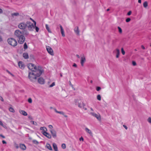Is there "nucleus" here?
<instances>
[{"mask_svg": "<svg viewBox=\"0 0 151 151\" xmlns=\"http://www.w3.org/2000/svg\"><path fill=\"white\" fill-rule=\"evenodd\" d=\"M43 72V70H38L32 72H29L28 77L31 81H34L39 77Z\"/></svg>", "mask_w": 151, "mask_h": 151, "instance_id": "1", "label": "nucleus"}, {"mask_svg": "<svg viewBox=\"0 0 151 151\" xmlns=\"http://www.w3.org/2000/svg\"><path fill=\"white\" fill-rule=\"evenodd\" d=\"M15 36L18 38V42L20 44H23L25 40V37L22 32L19 30H16L14 32Z\"/></svg>", "mask_w": 151, "mask_h": 151, "instance_id": "2", "label": "nucleus"}, {"mask_svg": "<svg viewBox=\"0 0 151 151\" xmlns=\"http://www.w3.org/2000/svg\"><path fill=\"white\" fill-rule=\"evenodd\" d=\"M28 68L29 69L32 71V72L38 70H43L41 68L38 66V67L32 63H29L28 65Z\"/></svg>", "mask_w": 151, "mask_h": 151, "instance_id": "3", "label": "nucleus"}, {"mask_svg": "<svg viewBox=\"0 0 151 151\" xmlns=\"http://www.w3.org/2000/svg\"><path fill=\"white\" fill-rule=\"evenodd\" d=\"M34 23L30 21H28V30L30 31H33L35 28V26L36 25V22L34 20H33Z\"/></svg>", "mask_w": 151, "mask_h": 151, "instance_id": "4", "label": "nucleus"}, {"mask_svg": "<svg viewBox=\"0 0 151 151\" xmlns=\"http://www.w3.org/2000/svg\"><path fill=\"white\" fill-rule=\"evenodd\" d=\"M18 27L21 30H28V21L19 23L18 25Z\"/></svg>", "mask_w": 151, "mask_h": 151, "instance_id": "5", "label": "nucleus"}, {"mask_svg": "<svg viewBox=\"0 0 151 151\" xmlns=\"http://www.w3.org/2000/svg\"><path fill=\"white\" fill-rule=\"evenodd\" d=\"M7 42L9 45L14 47L17 46V44L16 40L13 38H11L8 39Z\"/></svg>", "mask_w": 151, "mask_h": 151, "instance_id": "6", "label": "nucleus"}, {"mask_svg": "<svg viewBox=\"0 0 151 151\" xmlns=\"http://www.w3.org/2000/svg\"><path fill=\"white\" fill-rule=\"evenodd\" d=\"M46 49L48 52L51 55H54V53L53 50L52 48L49 46H47L46 47Z\"/></svg>", "mask_w": 151, "mask_h": 151, "instance_id": "7", "label": "nucleus"}, {"mask_svg": "<svg viewBox=\"0 0 151 151\" xmlns=\"http://www.w3.org/2000/svg\"><path fill=\"white\" fill-rule=\"evenodd\" d=\"M50 132L51 134L54 138H56L57 137L56 132V131L53 129H51L50 130Z\"/></svg>", "mask_w": 151, "mask_h": 151, "instance_id": "8", "label": "nucleus"}, {"mask_svg": "<svg viewBox=\"0 0 151 151\" xmlns=\"http://www.w3.org/2000/svg\"><path fill=\"white\" fill-rule=\"evenodd\" d=\"M90 114L93 116L96 117L98 120L101 119L100 116L99 114H97L93 112H91Z\"/></svg>", "mask_w": 151, "mask_h": 151, "instance_id": "9", "label": "nucleus"}, {"mask_svg": "<svg viewBox=\"0 0 151 151\" xmlns=\"http://www.w3.org/2000/svg\"><path fill=\"white\" fill-rule=\"evenodd\" d=\"M86 59L85 57L83 56L81 58V64L82 66H83L84 65V63L85 62Z\"/></svg>", "mask_w": 151, "mask_h": 151, "instance_id": "10", "label": "nucleus"}, {"mask_svg": "<svg viewBox=\"0 0 151 151\" xmlns=\"http://www.w3.org/2000/svg\"><path fill=\"white\" fill-rule=\"evenodd\" d=\"M42 134L48 139H51V135L46 132H42Z\"/></svg>", "mask_w": 151, "mask_h": 151, "instance_id": "11", "label": "nucleus"}, {"mask_svg": "<svg viewBox=\"0 0 151 151\" xmlns=\"http://www.w3.org/2000/svg\"><path fill=\"white\" fill-rule=\"evenodd\" d=\"M18 65L19 67L22 69H23L24 68V65L22 61H19L18 63Z\"/></svg>", "mask_w": 151, "mask_h": 151, "instance_id": "12", "label": "nucleus"}, {"mask_svg": "<svg viewBox=\"0 0 151 151\" xmlns=\"http://www.w3.org/2000/svg\"><path fill=\"white\" fill-rule=\"evenodd\" d=\"M59 26L60 29V31L61 32V33L62 34V35L63 37H64L65 36V35L64 34V29L62 27V26L60 25L59 24Z\"/></svg>", "mask_w": 151, "mask_h": 151, "instance_id": "13", "label": "nucleus"}, {"mask_svg": "<svg viewBox=\"0 0 151 151\" xmlns=\"http://www.w3.org/2000/svg\"><path fill=\"white\" fill-rule=\"evenodd\" d=\"M38 82L40 84H43L44 83V80L43 78L40 77L38 78Z\"/></svg>", "mask_w": 151, "mask_h": 151, "instance_id": "14", "label": "nucleus"}, {"mask_svg": "<svg viewBox=\"0 0 151 151\" xmlns=\"http://www.w3.org/2000/svg\"><path fill=\"white\" fill-rule=\"evenodd\" d=\"M20 148L23 150H25L26 149V147L24 144H21L19 145Z\"/></svg>", "mask_w": 151, "mask_h": 151, "instance_id": "15", "label": "nucleus"}, {"mask_svg": "<svg viewBox=\"0 0 151 151\" xmlns=\"http://www.w3.org/2000/svg\"><path fill=\"white\" fill-rule=\"evenodd\" d=\"M85 130L86 132L88 134H89L91 136H92V132L91 131L90 129H89L87 127H86L85 128Z\"/></svg>", "mask_w": 151, "mask_h": 151, "instance_id": "16", "label": "nucleus"}, {"mask_svg": "<svg viewBox=\"0 0 151 151\" xmlns=\"http://www.w3.org/2000/svg\"><path fill=\"white\" fill-rule=\"evenodd\" d=\"M19 112L21 114L24 116H26L27 115V113L24 110H20Z\"/></svg>", "mask_w": 151, "mask_h": 151, "instance_id": "17", "label": "nucleus"}, {"mask_svg": "<svg viewBox=\"0 0 151 151\" xmlns=\"http://www.w3.org/2000/svg\"><path fill=\"white\" fill-rule=\"evenodd\" d=\"M22 31L23 35H24L25 36H27L29 34V33L27 31L28 30H22Z\"/></svg>", "mask_w": 151, "mask_h": 151, "instance_id": "18", "label": "nucleus"}, {"mask_svg": "<svg viewBox=\"0 0 151 151\" xmlns=\"http://www.w3.org/2000/svg\"><path fill=\"white\" fill-rule=\"evenodd\" d=\"M74 31L75 32L77 35H79V31L78 29V27H75Z\"/></svg>", "mask_w": 151, "mask_h": 151, "instance_id": "19", "label": "nucleus"}, {"mask_svg": "<svg viewBox=\"0 0 151 151\" xmlns=\"http://www.w3.org/2000/svg\"><path fill=\"white\" fill-rule=\"evenodd\" d=\"M23 56L24 58L27 59L29 58V56L27 53L25 52L23 54Z\"/></svg>", "mask_w": 151, "mask_h": 151, "instance_id": "20", "label": "nucleus"}, {"mask_svg": "<svg viewBox=\"0 0 151 151\" xmlns=\"http://www.w3.org/2000/svg\"><path fill=\"white\" fill-rule=\"evenodd\" d=\"M116 57L118 58L119 57L120 54V51L118 49H116Z\"/></svg>", "mask_w": 151, "mask_h": 151, "instance_id": "21", "label": "nucleus"}, {"mask_svg": "<svg viewBox=\"0 0 151 151\" xmlns=\"http://www.w3.org/2000/svg\"><path fill=\"white\" fill-rule=\"evenodd\" d=\"M53 148L55 151H58V147L57 145L55 143H53L52 144Z\"/></svg>", "mask_w": 151, "mask_h": 151, "instance_id": "22", "label": "nucleus"}, {"mask_svg": "<svg viewBox=\"0 0 151 151\" xmlns=\"http://www.w3.org/2000/svg\"><path fill=\"white\" fill-rule=\"evenodd\" d=\"M45 27L46 29L47 30V31L50 33L51 32V31L50 30L48 25L47 24H45Z\"/></svg>", "mask_w": 151, "mask_h": 151, "instance_id": "23", "label": "nucleus"}, {"mask_svg": "<svg viewBox=\"0 0 151 151\" xmlns=\"http://www.w3.org/2000/svg\"><path fill=\"white\" fill-rule=\"evenodd\" d=\"M40 130L43 131V132H46L47 128L45 127H41L40 128Z\"/></svg>", "mask_w": 151, "mask_h": 151, "instance_id": "24", "label": "nucleus"}, {"mask_svg": "<svg viewBox=\"0 0 151 151\" xmlns=\"http://www.w3.org/2000/svg\"><path fill=\"white\" fill-rule=\"evenodd\" d=\"M47 148L49 150H52V149L50 145L48 144V143H47Z\"/></svg>", "mask_w": 151, "mask_h": 151, "instance_id": "25", "label": "nucleus"}, {"mask_svg": "<svg viewBox=\"0 0 151 151\" xmlns=\"http://www.w3.org/2000/svg\"><path fill=\"white\" fill-rule=\"evenodd\" d=\"M78 106L80 108H82V107H84V106H85V105L83 103V102L82 103L80 104L78 103L77 104Z\"/></svg>", "mask_w": 151, "mask_h": 151, "instance_id": "26", "label": "nucleus"}, {"mask_svg": "<svg viewBox=\"0 0 151 151\" xmlns=\"http://www.w3.org/2000/svg\"><path fill=\"white\" fill-rule=\"evenodd\" d=\"M11 15L12 17L14 16H17L19 15V14L18 12L14 13L12 14Z\"/></svg>", "mask_w": 151, "mask_h": 151, "instance_id": "27", "label": "nucleus"}, {"mask_svg": "<svg viewBox=\"0 0 151 151\" xmlns=\"http://www.w3.org/2000/svg\"><path fill=\"white\" fill-rule=\"evenodd\" d=\"M143 6L145 8H146L148 6V3L147 1H145L143 4Z\"/></svg>", "mask_w": 151, "mask_h": 151, "instance_id": "28", "label": "nucleus"}, {"mask_svg": "<svg viewBox=\"0 0 151 151\" xmlns=\"http://www.w3.org/2000/svg\"><path fill=\"white\" fill-rule=\"evenodd\" d=\"M9 110L10 112L13 113H14L15 111L14 110L13 108L11 107H10L9 108Z\"/></svg>", "mask_w": 151, "mask_h": 151, "instance_id": "29", "label": "nucleus"}, {"mask_svg": "<svg viewBox=\"0 0 151 151\" xmlns=\"http://www.w3.org/2000/svg\"><path fill=\"white\" fill-rule=\"evenodd\" d=\"M97 99L99 101H100L101 99V97L100 94H99L97 96Z\"/></svg>", "mask_w": 151, "mask_h": 151, "instance_id": "30", "label": "nucleus"}, {"mask_svg": "<svg viewBox=\"0 0 151 151\" xmlns=\"http://www.w3.org/2000/svg\"><path fill=\"white\" fill-rule=\"evenodd\" d=\"M30 122L35 125L37 126V123L36 122H34V121H30Z\"/></svg>", "mask_w": 151, "mask_h": 151, "instance_id": "31", "label": "nucleus"}, {"mask_svg": "<svg viewBox=\"0 0 151 151\" xmlns=\"http://www.w3.org/2000/svg\"><path fill=\"white\" fill-rule=\"evenodd\" d=\"M24 49H26L27 48V44L26 42H25L24 44Z\"/></svg>", "mask_w": 151, "mask_h": 151, "instance_id": "32", "label": "nucleus"}, {"mask_svg": "<svg viewBox=\"0 0 151 151\" xmlns=\"http://www.w3.org/2000/svg\"><path fill=\"white\" fill-rule=\"evenodd\" d=\"M118 29L119 32L120 33H121L122 32V29L119 27H118Z\"/></svg>", "mask_w": 151, "mask_h": 151, "instance_id": "33", "label": "nucleus"}, {"mask_svg": "<svg viewBox=\"0 0 151 151\" xmlns=\"http://www.w3.org/2000/svg\"><path fill=\"white\" fill-rule=\"evenodd\" d=\"M61 147L62 148L65 149L66 148V145L65 144H62Z\"/></svg>", "mask_w": 151, "mask_h": 151, "instance_id": "34", "label": "nucleus"}, {"mask_svg": "<svg viewBox=\"0 0 151 151\" xmlns=\"http://www.w3.org/2000/svg\"><path fill=\"white\" fill-rule=\"evenodd\" d=\"M35 29L36 32H38L39 29V28L37 27H36L35 26Z\"/></svg>", "mask_w": 151, "mask_h": 151, "instance_id": "35", "label": "nucleus"}, {"mask_svg": "<svg viewBox=\"0 0 151 151\" xmlns=\"http://www.w3.org/2000/svg\"><path fill=\"white\" fill-rule=\"evenodd\" d=\"M101 89V87L99 86H97L96 87V89L97 91H99Z\"/></svg>", "mask_w": 151, "mask_h": 151, "instance_id": "36", "label": "nucleus"}, {"mask_svg": "<svg viewBox=\"0 0 151 151\" xmlns=\"http://www.w3.org/2000/svg\"><path fill=\"white\" fill-rule=\"evenodd\" d=\"M28 101L29 103H31L32 102V99L31 98H29L28 100Z\"/></svg>", "mask_w": 151, "mask_h": 151, "instance_id": "37", "label": "nucleus"}, {"mask_svg": "<svg viewBox=\"0 0 151 151\" xmlns=\"http://www.w3.org/2000/svg\"><path fill=\"white\" fill-rule=\"evenodd\" d=\"M121 51H122V54L123 55H124V54H125V52L124 51V50L123 48H122L121 49Z\"/></svg>", "mask_w": 151, "mask_h": 151, "instance_id": "38", "label": "nucleus"}, {"mask_svg": "<svg viewBox=\"0 0 151 151\" xmlns=\"http://www.w3.org/2000/svg\"><path fill=\"white\" fill-rule=\"evenodd\" d=\"M55 85V83L54 82H53L50 86V87H52Z\"/></svg>", "mask_w": 151, "mask_h": 151, "instance_id": "39", "label": "nucleus"}, {"mask_svg": "<svg viewBox=\"0 0 151 151\" xmlns=\"http://www.w3.org/2000/svg\"><path fill=\"white\" fill-rule=\"evenodd\" d=\"M58 113L62 114L63 115H64V112L62 111H58Z\"/></svg>", "mask_w": 151, "mask_h": 151, "instance_id": "40", "label": "nucleus"}, {"mask_svg": "<svg viewBox=\"0 0 151 151\" xmlns=\"http://www.w3.org/2000/svg\"><path fill=\"white\" fill-rule=\"evenodd\" d=\"M131 20V19L130 18H127L126 20V21L128 22H129Z\"/></svg>", "mask_w": 151, "mask_h": 151, "instance_id": "41", "label": "nucleus"}, {"mask_svg": "<svg viewBox=\"0 0 151 151\" xmlns=\"http://www.w3.org/2000/svg\"><path fill=\"white\" fill-rule=\"evenodd\" d=\"M33 142L36 144H38V142L36 140H33Z\"/></svg>", "mask_w": 151, "mask_h": 151, "instance_id": "42", "label": "nucleus"}, {"mask_svg": "<svg viewBox=\"0 0 151 151\" xmlns=\"http://www.w3.org/2000/svg\"><path fill=\"white\" fill-rule=\"evenodd\" d=\"M14 146H15V147L17 148V149H18L19 148V146H18V145L16 143H15V144H14Z\"/></svg>", "mask_w": 151, "mask_h": 151, "instance_id": "43", "label": "nucleus"}, {"mask_svg": "<svg viewBox=\"0 0 151 151\" xmlns=\"http://www.w3.org/2000/svg\"><path fill=\"white\" fill-rule=\"evenodd\" d=\"M132 64L133 65L135 66V65H136V62L135 61H133L132 62Z\"/></svg>", "mask_w": 151, "mask_h": 151, "instance_id": "44", "label": "nucleus"}, {"mask_svg": "<svg viewBox=\"0 0 151 151\" xmlns=\"http://www.w3.org/2000/svg\"><path fill=\"white\" fill-rule=\"evenodd\" d=\"M148 121L149 122L151 123V118L149 117L148 119Z\"/></svg>", "mask_w": 151, "mask_h": 151, "instance_id": "45", "label": "nucleus"}, {"mask_svg": "<svg viewBox=\"0 0 151 151\" xmlns=\"http://www.w3.org/2000/svg\"><path fill=\"white\" fill-rule=\"evenodd\" d=\"M131 13H132V12L131 11H129V12H128V13L127 14V15L128 16H129L131 14Z\"/></svg>", "mask_w": 151, "mask_h": 151, "instance_id": "46", "label": "nucleus"}, {"mask_svg": "<svg viewBox=\"0 0 151 151\" xmlns=\"http://www.w3.org/2000/svg\"><path fill=\"white\" fill-rule=\"evenodd\" d=\"M48 127L49 128L52 129L53 128V126L51 125H49L48 126Z\"/></svg>", "mask_w": 151, "mask_h": 151, "instance_id": "47", "label": "nucleus"}, {"mask_svg": "<svg viewBox=\"0 0 151 151\" xmlns=\"http://www.w3.org/2000/svg\"><path fill=\"white\" fill-rule=\"evenodd\" d=\"M0 125H1V126L4 127V125L3 123L2 122L0 121Z\"/></svg>", "mask_w": 151, "mask_h": 151, "instance_id": "48", "label": "nucleus"}, {"mask_svg": "<svg viewBox=\"0 0 151 151\" xmlns=\"http://www.w3.org/2000/svg\"><path fill=\"white\" fill-rule=\"evenodd\" d=\"M0 100L2 101H4V99L2 96H0Z\"/></svg>", "mask_w": 151, "mask_h": 151, "instance_id": "49", "label": "nucleus"}, {"mask_svg": "<svg viewBox=\"0 0 151 151\" xmlns=\"http://www.w3.org/2000/svg\"><path fill=\"white\" fill-rule=\"evenodd\" d=\"M79 140L80 141L82 140V141H83L84 140V139L82 137H81V138H80Z\"/></svg>", "mask_w": 151, "mask_h": 151, "instance_id": "50", "label": "nucleus"}, {"mask_svg": "<svg viewBox=\"0 0 151 151\" xmlns=\"http://www.w3.org/2000/svg\"><path fill=\"white\" fill-rule=\"evenodd\" d=\"M123 126L125 129H127L128 128H127V127L126 125H123Z\"/></svg>", "mask_w": 151, "mask_h": 151, "instance_id": "51", "label": "nucleus"}, {"mask_svg": "<svg viewBox=\"0 0 151 151\" xmlns=\"http://www.w3.org/2000/svg\"><path fill=\"white\" fill-rule=\"evenodd\" d=\"M141 47L142 48L143 50H144L145 49V47H144V46L143 45H142L141 46Z\"/></svg>", "mask_w": 151, "mask_h": 151, "instance_id": "52", "label": "nucleus"}, {"mask_svg": "<svg viewBox=\"0 0 151 151\" xmlns=\"http://www.w3.org/2000/svg\"><path fill=\"white\" fill-rule=\"evenodd\" d=\"M77 65L75 63H74L73 65V67H77Z\"/></svg>", "mask_w": 151, "mask_h": 151, "instance_id": "53", "label": "nucleus"}, {"mask_svg": "<svg viewBox=\"0 0 151 151\" xmlns=\"http://www.w3.org/2000/svg\"><path fill=\"white\" fill-rule=\"evenodd\" d=\"M0 136L2 137L3 138H5V137L4 136V135H3L1 134L0 135Z\"/></svg>", "mask_w": 151, "mask_h": 151, "instance_id": "54", "label": "nucleus"}, {"mask_svg": "<svg viewBox=\"0 0 151 151\" xmlns=\"http://www.w3.org/2000/svg\"><path fill=\"white\" fill-rule=\"evenodd\" d=\"M2 142L3 144H5L6 143V142L4 140H3Z\"/></svg>", "mask_w": 151, "mask_h": 151, "instance_id": "55", "label": "nucleus"}, {"mask_svg": "<svg viewBox=\"0 0 151 151\" xmlns=\"http://www.w3.org/2000/svg\"><path fill=\"white\" fill-rule=\"evenodd\" d=\"M3 12V11L2 9L0 8V14H1Z\"/></svg>", "mask_w": 151, "mask_h": 151, "instance_id": "56", "label": "nucleus"}, {"mask_svg": "<svg viewBox=\"0 0 151 151\" xmlns=\"http://www.w3.org/2000/svg\"><path fill=\"white\" fill-rule=\"evenodd\" d=\"M28 118H29L30 119H32V116H29V117H28Z\"/></svg>", "mask_w": 151, "mask_h": 151, "instance_id": "57", "label": "nucleus"}, {"mask_svg": "<svg viewBox=\"0 0 151 151\" xmlns=\"http://www.w3.org/2000/svg\"><path fill=\"white\" fill-rule=\"evenodd\" d=\"M54 109V110H55V111L56 113H58V111H57V110H56V109Z\"/></svg>", "mask_w": 151, "mask_h": 151, "instance_id": "58", "label": "nucleus"}, {"mask_svg": "<svg viewBox=\"0 0 151 151\" xmlns=\"http://www.w3.org/2000/svg\"><path fill=\"white\" fill-rule=\"evenodd\" d=\"M2 41V39L1 37L0 36V42Z\"/></svg>", "mask_w": 151, "mask_h": 151, "instance_id": "59", "label": "nucleus"}, {"mask_svg": "<svg viewBox=\"0 0 151 151\" xmlns=\"http://www.w3.org/2000/svg\"><path fill=\"white\" fill-rule=\"evenodd\" d=\"M76 57H77L78 58H80V56H79V55H78L77 54V55H76Z\"/></svg>", "mask_w": 151, "mask_h": 151, "instance_id": "60", "label": "nucleus"}, {"mask_svg": "<svg viewBox=\"0 0 151 151\" xmlns=\"http://www.w3.org/2000/svg\"><path fill=\"white\" fill-rule=\"evenodd\" d=\"M138 2L139 3H141V0H138Z\"/></svg>", "mask_w": 151, "mask_h": 151, "instance_id": "61", "label": "nucleus"}, {"mask_svg": "<svg viewBox=\"0 0 151 151\" xmlns=\"http://www.w3.org/2000/svg\"><path fill=\"white\" fill-rule=\"evenodd\" d=\"M63 115L65 117H68V116L67 115H65L64 114Z\"/></svg>", "mask_w": 151, "mask_h": 151, "instance_id": "62", "label": "nucleus"}, {"mask_svg": "<svg viewBox=\"0 0 151 151\" xmlns=\"http://www.w3.org/2000/svg\"><path fill=\"white\" fill-rule=\"evenodd\" d=\"M70 85H71V86H72V85L71 84V82L70 81Z\"/></svg>", "mask_w": 151, "mask_h": 151, "instance_id": "63", "label": "nucleus"}, {"mask_svg": "<svg viewBox=\"0 0 151 151\" xmlns=\"http://www.w3.org/2000/svg\"><path fill=\"white\" fill-rule=\"evenodd\" d=\"M90 83H93V81H92V80H91V81H90Z\"/></svg>", "mask_w": 151, "mask_h": 151, "instance_id": "64", "label": "nucleus"}]
</instances>
